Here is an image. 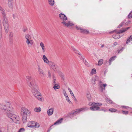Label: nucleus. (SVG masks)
I'll use <instances>...</instances> for the list:
<instances>
[{"label":"nucleus","instance_id":"obj_11","mask_svg":"<svg viewBox=\"0 0 132 132\" xmlns=\"http://www.w3.org/2000/svg\"><path fill=\"white\" fill-rule=\"evenodd\" d=\"M76 28L77 30H80L81 32L82 33L87 34L88 32V30L84 29H82L81 27L77 26L76 27Z\"/></svg>","mask_w":132,"mask_h":132},{"label":"nucleus","instance_id":"obj_8","mask_svg":"<svg viewBox=\"0 0 132 132\" xmlns=\"http://www.w3.org/2000/svg\"><path fill=\"white\" fill-rule=\"evenodd\" d=\"M26 77L27 80L29 81L28 82V84L29 86L30 82H31L32 85L36 84L35 82V79L29 76H27Z\"/></svg>","mask_w":132,"mask_h":132},{"label":"nucleus","instance_id":"obj_25","mask_svg":"<svg viewBox=\"0 0 132 132\" xmlns=\"http://www.w3.org/2000/svg\"><path fill=\"white\" fill-rule=\"evenodd\" d=\"M26 43L28 45H32L33 43V42L32 40H28L26 41Z\"/></svg>","mask_w":132,"mask_h":132},{"label":"nucleus","instance_id":"obj_36","mask_svg":"<svg viewBox=\"0 0 132 132\" xmlns=\"http://www.w3.org/2000/svg\"><path fill=\"white\" fill-rule=\"evenodd\" d=\"M71 48L73 50L74 52L76 53H77V52H78V51H77L74 47L73 46H71Z\"/></svg>","mask_w":132,"mask_h":132},{"label":"nucleus","instance_id":"obj_58","mask_svg":"<svg viewBox=\"0 0 132 132\" xmlns=\"http://www.w3.org/2000/svg\"><path fill=\"white\" fill-rule=\"evenodd\" d=\"M13 18H14V19H15V16L14 15V14H13Z\"/></svg>","mask_w":132,"mask_h":132},{"label":"nucleus","instance_id":"obj_37","mask_svg":"<svg viewBox=\"0 0 132 132\" xmlns=\"http://www.w3.org/2000/svg\"><path fill=\"white\" fill-rule=\"evenodd\" d=\"M103 60L101 59L99 60L98 62V65H101L103 63Z\"/></svg>","mask_w":132,"mask_h":132},{"label":"nucleus","instance_id":"obj_10","mask_svg":"<svg viewBox=\"0 0 132 132\" xmlns=\"http://www.w3.org/2000/svg\"><path fill=\"white\" fill-rule=\"evenodd\" d=\"M93 106L90 107V109L92 111H103V109H100L99 106L96 105H92Z\"/></svg>","mask_w":132,"mask_h":132},{"label":"nucleus","instance_id":"obj_35","mask_svg":"<svg viewBox=\"0 0 132 132\" xmlns=\"http://www.w3.org/2000/svg\"><path fill=\"white\" fill-rule=\"evenodd\" d=\"M87 97L89 101H90L91 99V96L90 94H87Z\"/></svg>","mask_w":132,"mask_h":132},{"label":"nucleus","instance_id":"obj_24","mask_svg":"<svg viewBox=\"0 0 132 132\" xmlns=\"http://www.w3.org/2000/svg\"><path fill=\"white\" fill-rule=\"evenodd\" d=\"M43 59L45 63H48L49 62L48 60L45 55H43Z\"/></svg>","mask_w":132,"mask_h":132},{"label":"nucleus","instance_id":"obj_16","mask_svg":"<svg viewBox=\"0 0 132 132\" xmlns=\"http://www.w3.org/2000/svg\"><path fill=\"white\" fill-rule=\"evenodd\" d=\"M54 108H52L47 111V114L48 116H50L53 114L54 112Z\"/></svg>","mask_w":132,"mask_h":132},{"label":"nucleus","instance_id":"obj_12","mask_svg":"<svg viewBox=\"0 0 132 132\" xmlns=\"http://www.w3.org/2000/svg\"><path fill=\"white\" fill-rule=\"evenodd\" d=\"M38 71L39 73L41 76H44L45 75L44 72L43 70L40 68L39 66L38 67Z\"/></svg>","mask_w":132,"mask_h":132},{"label":"nucleus","instance_id":"obj_33","mask_svg":"<svg viewBox=\"0 0 132 132\" xmlns=\"http://www.w3.org/2000/svg\"><path fill=\"white\" fill-rule=\"evenodd\" d=\"M132 40V35L129 37L127 39V41L126 42V44H128V42H130V41Z\"/></svg>","mask_w":132,"mask_h":132},{"label":"nucleus","instance_id":"obj_20","mask_svg":"<svg viewBox=\"0 0 132 132\" xmlns=\"http://www.w3.org/2000/svg\"><path fill=\"white\" fill-rule=\"evenodd\" d=\"M68 89L69 92H70V94L72 96L73 98L75 101H76L77 99L75 97L73 94L72 91L69 88H68Z\"/></svg>","mask_w":132,"mask_h":132},{"label":"nucleus","instance_id":"obj_29","mask_svg":"<svg viewBox=\"0 0 132 132\" xmlns=\"http://www.w3.org/2000/svg\"><path fill=\"white\" fill-rule=\"evenodd\" d=\"M53 85H54V86L53 87V88L55 90H56V89H58L60 88V86L59 85L57 84Z\"/></svg>","mask_w":132,"mask_h":132},{"label":"nucleus","instance_id":"obj_17","mask_svg":"<svg viewBox=\"0 0 132 132\" xmlns=\"http://www.w3.org/2000/svg\"><path fill=\"white\" fill-rule=\"evenodd\" d=\"M85 109V108H83L80 109H76L75 110H74V111L76 114H78L81 111H84Z\"/></svg>","mask_w":132,"mask_h":132},{"label":"nucleus","instance_id":"obj_38","mask_svg":"<svg viewBox=\"0 0 132 132\" xmlns=\"http://www.w3.org/2000/svg\"><path fill=\"white\" fill-rule=\"evenodd\" d=\"M106 100L108 102H109L111 104H112L113 103L112 101L111 100L108 98H106Z\"/></svg>","mask_w":132,"mask_h":132},{"label":"nucleus","instance_id":"obj_50","mask_svg":"<svg viewBox=\"0 0 132 132\" xmlns=\"http://www.w3.org/2000/svg\"><path fill=\"white\" fill-rule=\"evenodd\" d=\"M123 22H122L119 24L118 27L120 28L121 27L123 24Z\"/></svg>","mask_w":132,"mask_h":132},{"label":"nucleus","instance_id":"obj_1","mask_svg":"<svg viewBox=\"0 0 132 132\" xmlns=\"http://www.w3.org/2000/svg\"><path fill=\"white\" fill-rule=\"evenodd\" d=\"M0 109L2 111H4L5 113L10 112H12L13 111V108L11 104L8 102L5 103L1 104H0Z\"/></svg>","mask_w":132,"mask_h":132},{"label":"nucleus","instance_id":"obj_45","mask_svg":"<svg viewBox=\"0 0 132 132\" xmlns=\"http://www.w3.org/2000/svg\"><path fill=\"white\" fill-rule=\"evenodd\" d=\"M24 129L23 128H20L17 132H23L24 131Z\"/></svg>","mask_w":132,"mask_h":132},{"label":"nucleus","instance_id":"obj_31","mask_svg":"<svg viewBox=\"0 0 132 132\" xmlns=\"http://www.w3.org/2000/svg\"><path fill=\"white\" fill-rule=\"evenodd\" d=\"M8 6L11 9H12L13 7V2H8Z\"/></svg>","mask_w":132,"mask_h":132},{"label":"nucleus","instance_id":"obj_19","mask_svg":"<svg viewBox=\"0 0 132 132\" xmlns=\"http://www.w3.org/2000/svg\"><path fill=\"white\" fill-rule=\"evenodd\" d=\"M0 10L2 14V17L6 16L5 12L4 10L1 6H0Z\"/></svg>","mask_w":132,"mask_h":132},{"label":"nucleus","instance_id":"obj_22","mask_svg":"<svg viewBox=\"0 0 132 132\" xmlns=\"http://www.w3.org/2000/svg\"><path fill=\"white\" fill-rule=\"evenodd\" d=\"M40 46L42 48L43 52H45L46 48L44 43L42 42H41L40 43Z\"/></svg>","mask_w":132,"mask_h":132},{"label":"nucleus","instance_id":"obj_55","mask_svg":"<svg viewBox=\"0 0 132 132\" xmlns=\"http://www.w3.org/2000/svg\"><path fill=\"white\" fill-rule=\"evenodd\" d=\"M122 51V49H121L120 50H119L118 51V53H120L121 51Z\"/></svg>","mask_w":132,"mask_h":132},{"label":"nucleus","instance_id":"obj_44","mask_svg":"<svg viewBox=\"0 0 132 132\" xmlns=\"http://www.w3.org/2000/svg\"><path fill=\"white\" fill-rule=\"evenodd\" d=\"M107 85L106 84H103L102 85V88H103V90H105V87Z\"/></svg>","mask_w":132,"mask_h":132},{"label":"nucleus","instance_id":"obj_41","mask_svg":"<svg viewBox=\"0 0 132 132\" xmlns=\"http://www.w3.org/2000/svg\"><path fill=\"white\" fill-rule=\"evenodd\" d=\"M98 77L97 76L95 77V78L94 79V82H93V79L92 80V82L94 84H95V81L97 79H98Z\"/></svg>","mask_w":132,"mask_h":132},{"label":"nucleus","instance_id":"obj_51","mask_svg":"<svg viewBox=\"0 0 132 132\" xmlns=\"http://www.w3.org/2000/svg\"><path fill=\"white\" fill-rule=\"evenodd\" d=\"M2 38V31H0V40H1Z\"/></svg>","mask_w":132,"mask_h":132},{"label":"nucleus","instance_id":"obj_15","mask_svg":"<svg viewBox=\"0 0 132 132\" xmlns=\"http://www.w3.org/2000/svg\"><path fill=\"white\" fill-rule=\"evenodd\" d=\"M76 114L74 110H73L70 112L68 115V116L70 118H72L74 116H75Z\"/></svg>","mask_w":132,"mask_h":132},{"label":"nucleus","instance_id":"obj_47","mask_svg":"<svg viewBox=\"0 0 132 132\" xmlns=\"http://www.w3.org/2000/svg\"><path fill=\"white\" fill-rule=\"evenodd\" d=\"M48 78H49L51 79V72L50 71H48Z\"/></svg>","mask_w":132,"mask_h":132},{"label":"nucleus","instance_id":"obj_42","mask_svg":"<svg viewBox=\"0 0 132 132\" xmlns=\"http://www.w3.org/2000/svg\"><path fill=\"white\" fill-rule=\"evenodd\" d=\"M96 73V70L95 69H93L92 70L91 73L93 74H95Z\"/></svg>","mask_w":132,"mask_h":132},{"label":"nucleus","instance_id":"obj_34","mask_svg":"<svg viewBox=\"0 0 132 132\" xmlns=\"http://www.w3.org/2000/svg\"><path fill=\"white\" fill-rule=\"evenodd\" d=\"M102 82L101 81H100L99 82L98 85L100 86V88H101L102 91H103V88H102Z\"/></svg>","mask_w":132,"mask_h":132},{"label":"nucleus","instance_id":"obj_62","mask_svg":"<svg viewBox=\"0 0 132 132\" xmlns=\"http://www.w3.org/2000/svg\"><path fill=\"white\" fill-rule=\"evenodd\" d=\"M26 31V30H23V31L24 32H25V31Z\"/></svg>","mask_w":132,"mask_h":132},{"label":"nucleus","instance_id":"obj_54","mask_svg":"<svg viewBox=\"0 0 132 132\" xmlns=\"http://www.w3.org/2000/svg\"><path fill=\"white\" fill-rule=\"evenodd\" d=\"M118 44V43L116 42H114L113 43V45L115 46L117 45Z\"/></svg>","mask_w":132,"mask_h":132},{"label":"nucleus","instance_id":"obj_4","mask_svg":"<svg viewBox=\"0 0 132 132\" xmlns=\"http://www.w3.org/2000/svg\"><path fill=\"white\" fill-rule=\"evenodd\" d=\"M2 23L4 27L5 32L7 33L9 31V25L8 23V20L6 16L2 17Z\"/></svg>","mask_w":132,"mask_h":132},{"label":"nucleus","instance_id":"obj_13","mask_svg":"<svg viewBox=\"0 0 132 132\" xmlns=\"http://www.w3.org/2000/svg\"><path fill=\"white\" fill-rule=\"evenodd\" d=\"M60 18L65 21L67 20V18L65 15L62 13H60L59 15Z\"/></svg>","mask_w":132,"mask_h":132},{"label":"nucleus","instance_id":"obj_9","mask_svg":"<svg viewBox=\"0 0 132 132\" xmlns=\"http://www.w3.org/2000/svg\"><path fill=\"white\" fill-rule=\"evenodd\" d=\"M35 95H34L35 97L37 98L39 100L42 101V96L41 95L40 93L38 91H37L36 92H35Z\"/></svg>","mask_w":132,"mask_h":132},{"label":"nucleus","instance_id":"obj_53","mask_svg":"<svg viewBox=\"0 0 132 132\" xmlns=\"http://www.w3.org/2000/svg\"><path fill=\"white\" fill-rule=\"evenodd\" d=\"M0 31H2V25L0 26Z\"/></svg>","mask_w":132,"mask_h":132},{"label":"nucleus","instance_id":"obj_30","mask_svg":"<svg viewBox=\"0 0 132 132\" xmlns=\"http://www.w3.org/2000/svg\"><path fill=\"white\" fill-rule=\"evenodd\" d=\"M53 80V84L54 85L55 84H56V79L55 77V76L54 75H52Z\"/></svg>","mask_w":132,"mask_h":132},{"label":"nucleus","instance_id":"obj_49","mask_svg":"<svg viewBox=\"0 0 132 132\" xmlns=\"http://www.w3.org/2000/svg\"><path fill=\"white\" fill-rule=\"evenodd\" d=\"M67 101H68V102H69V103H70V102H71L70 101V100L69 98V97H68L66 98Z\"/></svg>","mask_w":132,"mask_h":132},{"label":"nucleus","instance_id":"obj_27","mask_svg":"<svg viewBox=\"0 0 132 132\" xmlns=\"http://www.w3.org/2000/svg\"><path fill=\"white\" fill-rule=\"evenodd\" d=\"M102 104L100 103L93 102L91 104L92 105H96L97 106H100L102 105Z\"/></svg>","mask_w":132,"mask_h":132},{"label":"nucleus","instance_id":"obj_26","mask_svg":"<svg viewBox=\"0 0 132 132\" xmlns=\"http://www.w3.org/2000/svg\"><path fill=\"white\" fill-rule=\"evenodd\" d=\"M25 38L26 39V40L31 39V36L29 34L25 35Z\"/></svg>","mask_w":132,"mask_h":132},{"label":"nucleus","instance_id":"obj_14","mask_svg":"<svg viewBox=\"0 0 132 132\" xmlns=\"http://www.w3.org/2000/svg\"><path fill=\"white\" fill-rule=\"evenodd\" d=\"M61 23L64 24L65 26H67L68 27L69 26H72L73 25H74V24L71 23L70 21H68L67 23L65 21H63L61 22Z\"/></svg>","mask_w":132,"mask_h":132},{"label":"nucleus","instance_id":"obj_7","mask_svg":"<svg viewBox=\"0 0 132 132\" xmlns=\"http://www.w3.org/2000/svg\"><path fill=\"white\" fill-rule=\"evenodd\" d=\"M29 86L31 88V91L33 95H35V92L38 91V88L36 84L32 85L31 82H30L29 84Z\"/></svg>","mask_w":132,"mask_h":132},{"label":"nucleus","instance_id":"obj_63","mask_svg":"<svg viewBox=\"0 0 132 132\" xmlns=\"http://www.w3.org/2000/svg\"><path fill=\"white\" fill-rule=\"evenodd\" d=\"M0 132H1L0 130Z\"/></svg>","mask_w":132,"mask_h":132},{"label":"nucleus","instance_id":"obj_60","mask_svg":"<svg viewBox=\"0 0 132 132\" xmlns=\"http://www.w3.org/2000/svg\"><path fill=\"white\" fill-rule=\"evenodd\" d=\"M77 54H78L80 55H81L80 54V53H78V52H77Z\"/></svg>","mask_w":132,"mask_h":132},{"label":"nucleus","instance_id":"obj_46","mask_svg":"<svg viewBox=\"0 0 132 132\" xmlns=\"http://www.w3.org/2000/svg\"><path fill=\"white\" fill-rule=\"evenodd\" d=\"M128 17L129 18H132V11L128 14Z\"/></svg>","mask_w":132,"mask_h":132},{"label":"nucleus","instance_id":"obj_18","mask_svg":"<svg viewBox=\"0 0 132 132\" xmlns=\"http://www.w3.org/2000/svg\"><path fill=\"white\" fill-rule=\"evenodd\" d=\"M51 67L54 71H56L58 68L57 66L53 63L51 65Z\"/></svg>","mask_w":132,"mask_h":132},{"label":"nucleus","instance_id":"obj_43","mask_svg":"<svg viewBox=\"0 0 132 132\" xmlns=\"http://www.w3.org/2000/svg\"><path fill=\"white\" fill-rule=\"evenodd\" d=\"M121 111L123 114L125 115H127L128 113V111H125L122 110Z\"/></svg>","mask_w":132,"mask_h":132},{"label":"nucleus","instance_id":"obj_5","mask_svg":"<svg viewBox=\"0 0 132 132\" xmlns=\"http://www.w3.org/2000/svg\"><path fill=\"white\" fill-rule=\"evenodd\" d=\"M7 116L10 119L15 123H18V122L20 118L19 117L14 114L11 113H6Z\"/></svg>","mask_w":132,"mask_h":132},{"label":"nucleus","instance_id":"obj_52","mask_svg":"<svg viewBox=\"0 0 132 132\" xmlns=\"http://www.w3.org/2000/svg\"><path fill=\"white\" fill-rule=\"evenodd\" d=\"M64 94L66 98L68 97V95L67 94L66 92L65 91L64 92Z\"/></svg>","mask_w":132,"mask_h":132},{"label":"nucleus","instance_id":"obj_21","mask_svg":"<svg viewBox=\"0 0 132 132\" xmlns=\"http://www.w3.org/2000/svg\"><path fill=\"white\" fill-rule=\"evenodd\" d=\"M116 57V56H114L110 59L109 61V65H110L111 64L112 62L115 60Z\"/></svg>","mask_w":132,"mask_h":132},{"label":"nucleus","instance_id":"obj_59","mask_svg":"<svg viewBox=\"0 0 132 132\" xmlns=\"http://www.w3.org/2000/svg\"><path fill=\"white\" fill-rule=\"evenodd\" d=\"M104 46V44H103L101 46V48H102Z\"/></svg>","mask_w":132,"mask_h":132},{"label":"nucleus","instance_id":"obj_28","mask_svg":"<svg viewBox=\"0 0 132 132\" xmlns=\"http://www.w3.org/2000/svg\"><path fill=\"white\" fill-rule=\"evenodd\" d=\"M49 4L51 6H53L54 4V0H48Z\"/></svg>","mask_w":132,"mask_h":132},{"label":"nucleus","instance_id":"obj_3","mask_svg":"<svg viewBox=\"0 0 132 132\" xmlns=\"http://www.w3.org/2000/svg\"><path fill=\"white\" fill-rule=\"evenodd\" d=\"M130 28L129 27H128L125 28H123L121 30H120L119 31H117V30H114L113 31L110 32V33H112L113 32H114L116 33V35H112V37L115 39H117L120 38L121 36L118 34L120 33H122L123 32H125L127 30Z\"/></svg>","mask_w":132,"mask_h":132},{"label":"nucleus","instance_id":"obj_39","mask_svg":"<svg viewBox=\"0 0 132 132\" xmlns=\"http://www.w3.org/2000/svg\"><path fill=\"white\" fill-rule=\"evenodd\" d=\"M81 58H82V60L85 63V65H87V66H88V63L86 61V60L85 59V58H84L83 57H81Z\"/></svg>","mask_w":132,"mask_h":132},{"label":"nucleus","instance_id":"obj_6","mask_svg":"<svg viewBox=\"0 0 132 132\" xmlns=\"http://www.w3.org/2000/svg\"><path fill=\"white\" fill-rule=\"evenodd\" d=\"M40 126L39 123L33 121H30L27 124V126L31 128H38L40 127Z\"/></svg>","mask_w":132,"mask_h":132},{"label":"nucleus","instance_id":"obj_48","mask_svg":"<svg viewBox=\"0 0 132 132\" xmlns=\"http://www.w3.org/2000/svg\"><path fill=\"white\" fill-rule=\"evenodd\" d=\"M122 108H124L126 109H128V108H129V107L124 106H122Z\"/></svg>","mask_w":132,"mask_h":132},{"label":"nucleus","instance_id":"obj_57","mask_svg":"<svg viewBox=\"0 0 132 132\" xmlns=\"http://www.w3.org/2000/svg\"><path fill=\"white\" fill-rule=\"evenodd\" d=\"M52 126H51L50 127V129H49V130H48L47 132H50V130L51 129H52V128H51V127Z\"/></svg>","mask_w":132,"mask_h":132},{"label":"nucleus","instance_id":"obj_56","mask_svg":"<svg viewBox=\"0 0 132 132\" xmlns=\"http://www.w3.org/2000/svg\"><path fill=\"white\" fill-rule=\"evenodd\" d=\"M8 2H13V0H8Z\"/></svg>","mask_w":132,"mask_h":132},{"label":"nucleus","instance_id":"obj_32","mask_svg":"<svg viewBox=\"0 0 132 132\" xmlns=\"http://www.w3.org/2000/svg\"><path fill=\"white\" fill-rule=\"evenodd\" d=\"M34 110L36 112H39L41 111V108L40 107L36 108Z\"/></svg>","mask_w":132,"mask_h":132},{"label":"nucleus","instance_id":"obj_61","mask_svg":"<svg viewBox=\"0 0 132 132\" xmlns=\"http://www.w3.org/2000/svg\"><path fill=\"white\" fill-rule=\"evenodd\" d=\"M108 62L107 61H106V63L105 64Z\"/></svg>","mask_w":132,"mask_h":132},{"label":"nucleus","instance_id":"obj_40","mask_svg":"<svg viewBox=\"0 0 132 132\" xmlns=\"http://www.w3.org/2000/svg\"><path fill=\"white\" fill-rule=\"evenodd\" d=\"M109 111L111 112H114L116 111L117 110L114 108H111L109 109Z\"/></svg>","mask_w":132,"mask_h":132},{"label":"nucleus","instance_id":"obj_23","mask_svg":"<svg viewBox=\"0 0 132 132\" xmlns=\"http://www.w3.org/2000/svg\"><path fill=\"white\" fill-rule=\"evenodd\" d=\"M63 120V118H61V119H59L57 120L56 122H55L54 123V125H57L61 123L62 122V120Z\"/></svg>","mask_w":132,"mask_h":132},{"label":"nucleus","instance_id":"obj_2","mask_svg":"<svg viewBox=\"0 0 132 132\" xmlns=\"http://www.w3.org/2000/svg\"><path fill=\"white\" fill-rule=\"evenodd\" d=\"M31 114L30 111L24 107H22L21 110V114L22 118L23 123H25L27 120V117L29 116Z\"/></svg>","mask_w":132,"mask_h":132}]
</instances>
